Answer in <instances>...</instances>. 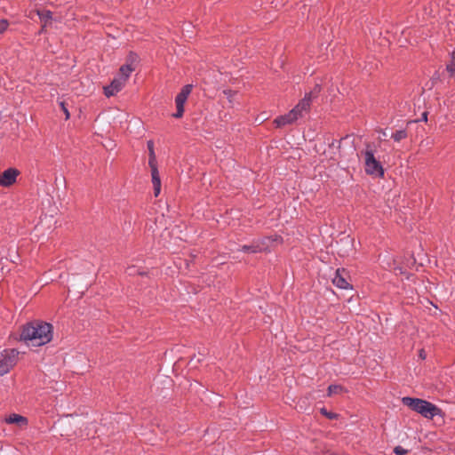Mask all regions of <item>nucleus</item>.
Segmentation results:
<instances>
[{"mask_svg":"<svg viewBox=\"0 0 455 455\" xmlns=\"http://www.w3.org/2000/svg\"><path fill=\"white\" fill-rule=\"evenodd\" d=\"M447 71L451 75L455 74V50L451 53V59L449 64L447 65Z\"/></svg>","mask_w":455,"mask_h":455,"instance_id":"obj_19","label":"nucleus"},{"mask_svg":"<svg viewBox=\"0 0 455 455\" xmlns=\"http://www.w3.org/2000/svg\"><path fill=\"white\" fill-rule=\"evenodd\" d=\"M127 273L129 275H134L136 274L142 275L141 272H138L134 267H130L127 268Z\"/></svg>","mask_w":455,"mask_h":455,"instance_id":"obj_25","label":"nucleus"},{"mask_svg":"<svg viewBox=\"0 0 455 455\" xmlns=\"http://www.w3.org/2000/svg\"><path fill=\"white\" fill-rule=\"evenodd\" d=\"M9 27V21L7 20L2 19L0 20V35L7 30Z\"/></svg>","mask_w":455,"mask_h":455,"instance_id":"obj_20","label":"nucleus"},{"mask_svg":"<svg viewBox=\"0 0 455 455\" xmlns=\"http://www.w3.org/2000/svg\"><path fill=\"white\" fill-rule=\"evenodd\" d=\"M138 57L135 54H130L126 64L123 65L119 69L118 76L124 78V80L127 81L131 73L135 69L137 64Z\"/></svg>","mask_w":455,"mask_h":455,"instance_id":"obj_8","label":"nucleus"},{"mask_svg":"<svg viewBox=\"0 0 455 455\" xmlns=\"http://www.w3.org/2000/svg\"><path fill=\"white\" fill-rule=\"evenodd\" d=\"M40 16L42 20H47L52 18V12L49 11H44L40 14Z\"/></svg>","mask_w":455,"mask_h":455,"instance_id":"obj_24","label":"nucleus"},{"mask_svg":"<svg viewBox=\"0 0 455 455\" xmlns=\"http://www.w3.org/2000/svg\"><path fill=\"white\" fill-rule=\"evenodd\" d=\"M363 157L365 172L367 174L382 177L384 169L374 156V149L370 144L366 145L364 151L361 153Z\"/></svg>","mask_w":455,"mask_h":455,"instance_id":"obj_3","label":"nucleus"},{"mask_svg":"<svg viewBox=\"0 0 455 455\" xmlns=\"http://www.w3.org/2000/svg\"><path fill=\"white\" fill-rule=\"evenodd\" d=\"M267 246H263L259 244V243L253 242L250 245H243L241 248L242 251L247 252V253H256L263 251H267Z\"/></svg>","mask_w":455,"mask_h":455,"instance_id":"obj_15","label":"nucleus"},{"mask_svg":"<svg viewBox=\"0 0 455 455\" xmlns=\"http://www.w3.org/2000/svg\"><path fill=\"white\" fill-rule=\"evenodd\" d=\"M321 412L326 416L327 418L329 419H334L336 418V414L335 413H331V412H328L326 409H322L321 410Z\"/></svg>","mask_w":455,"mask_h":455,"instance_id":"obj_26","label":"nucleus"},{"mask_svg":"<svg viewBox=\"0 0 455 455\" xmlns=\"http://www.w3.org/2000/svg\"><path fill=\"white\" fill-rule=\"evenodd\" d=\"M402 403L403 405L428 419H433L435 416L440 415L442 412L435 404L419 398L405 396L403 397Z\"/></svg>","mask_w":455,"mask_h":455,"instance_id":"obj_2","label":"nucleus"},{"mask_svg":"<svg viewBox=\"0 0 455 455\" xmlns=\"http://www.w3.org/2000/svg\"><path fill=\"white\" fill-rule=\"evenodd\" d=\"M423 120L427 121V113L423 114Z\"/></svg>","mask_w":455,"mask_h":455,"instance_id":"obj_28","label":"nucleus"},{"mask_svg":"<svg viewBox=\"0 0 455 455\" xmlns=\"http://www.w3.org/2000/svg\"><path fill=\"white\" fill-rule=\"evenodd\" d=\"M343 391V387L341 386H339V385H331L329 387H328V395L329 396H331L332 395H335V394H339Z\"/></svg>","mask_w":455,"mask_h":455,"instance_id":"obj_18","label":"nucleus"},{"mask_svg":"<svg viewBox=\"0 0 455 455\" xmlns=\"http://www.w3.org/2000/svg\"><path fill=\"white\" fill-rule=\"evenodd\" d=\"M192 91V85L187 84L182 87L180 92L176 96L175 98V104L177 111L172 116L175 118H180L183 116L184 113V104L188 100V97L191 93Z\"/></svg>","mask_w":455,"mask_h":455,"instance_id":"obj_7","label":"nucleus"},{"mask_svg":"<svg viewBox=\"0 0 455 455\" xmlns=\"http://www.w3.org/2000/svg\"><path fill=\"white\" fill-rule=\"evenodd\" d=\"M319 92L320 87L315 85L314 90L306 93L305 97L292 108L299 116V118L303 116L304 113L309 111L312 100L315 98Z\"/></svg>","mask_w":455,"mask_h":455,"instance_id":"obj_6","label":"nucleus"},{"mask_svg":"<svg viewBox=\"0 0 455 455\" xmlns=\"http://www.w3.org/2000/svg\"><path fill=\"white\" fill-rule=\"evenodd\" d=\"M125 83L126 81L119 76L114 78L110 85L104 87L105 95L107 97L114 96L123 89Z\"/></svg>","mask_w":455,"mask_h":455,"instance_id":"obj_11","label":"nucleus"},{"mask_svg":"<svg viewBox=\"0 0 455 455\" xmlns=\"http://www.w3.org/2000/svg\"><path fill=\"white\" fill-rule=\"evenodd\" d=\"M406 137L407 132L405 130H400L392 134V138L397 142L404 140Z\"/></svg>","mask_w":455,"mask_h":455,"instance_id":"obj_17","label":"nucleus"},{"mask_svg":"<svg viewBox=\"0 0 455 455\" xmlns=\"http://www.w3.org/2000/svg\"><path fill=\"white\" fill-rule=\"evenodd\" d=\"M419 357H420L421 359H425V358H426V353H425V351H424L423 349H421V350L419 351Z\"/></svg>","mask_w":455,"mask_h":455,"instance_id":"obj_27","label":"nucleus"},{"mask_svg":"<svg viewBox=\"0 0 455 455\" xmlns=\"http://www.w3.org/2000/svg\"><path fill=\"white\" fill-rule=\"evenodd\" d=\"M394 452L396 455H406L408 453V451L403 448L402 446H396L394 449Z\"/></svg>","mask_w":455,"mask_h":455,"instance_id":"obj_22","label":"nucleus"},{"mask_svg":"<svg viewBox=\"0 0 455 455\" xmlns=\"http://www.w3.org/2000/svg\"><path fill=\"white\" fill-rule=\"evenodd\" d=\"M148 148L149 153L148 164L151 169L152 183L155 196H158L161 192V180L156 164V157L154 151V143L152 140L148 141Z\"/></svg>","mask_w":455,"mask_h":455,"instance_id":"obj_4","label":"nucleus"},{"mask_svg":"<svg viewBox=\"0 0 455 455\" xmlns=\"http://www.w3.org/2000/svg\"><path fill=\"white\" fill-rule=\"evenodd\" d=\"M5 422L7 424H13L20 427H25L28 424V419L19 414H11L9 417L5 419Z\"/></svg>","mask_w":455,"mask_h":455,"instance_id":"obj_14","label":"nucleus"},{"mask_svg":"<svg viewBox=\"0 0 455 455\" xmlns=\"http://www.w3.org/2000/svg\"><path fill=\"white\" fill-rule=\"evenodd\" d=\"M346 271L344 269H337L335 272V275L332 279V283L340 289H347L349 286L348 282L346 277Z\"/></svg>","mask_w":455,"mask_h":455,"instance_id":"obj_13","label":"nucleus"},{"mask_svg":"<svg viewBox=\"0 0 455 455\" xmlns=\"http://www.w3.org/2000/svg\"><path fill=\"white\" fill-rule=\"evenodd\" d=\"M299 118V116L296 113V111L291 109L288 114L277 117L274 122L278 127H281L286 124H293Z\"/></svg>","mask_w":455,"mask_h":455,"instance_id":"obj_12","label":"nucleus"},{"mask_svg":"<svg viewBox=\"0 0 455 455\" xmlns=\"http://www.w3.org/2000/svg\"><path fill=\"white\" fill-rule=\"evenodd\" d=\"M223 93L225 94V96L227 97V99L228 100V101L230 103L233 101V99H234L235 95L236 94V92L232 90H224Z\"/></svg>","mask_w":455,"mask_h":455,"instance_id":"obj_21","label":"nucleus"},{"mask_svg":"<svg viewBox=\"0 0 455 455\" xmlns=\"http://www.w3.org/2000/svg\"><path fill=\"white\" fill-rule=\"evenodd\" d=\"M332 455H343V454H332Z\"/></svg>","mask_w":455,"mask_h":455,"instance_id":"obj_29","label":"nucleus"},{"mask_svg":"<svg viewBox=\"0 0 455 455\" xmlns=\"http://www.w3.org/2000/svg\"><path fill=\"white\" fill-rule=\"evenodd\" d=\"M279 239H280V237L278 235H274V236L264 237L260 241H256V243H259V244H261L263 246H267V250H268L271 247V243H273L275 242H278Z\"/></svg>","mask_w":455,"mask_h":455,"instance_id":"obj_16","label":"nucleus"},{"mask_svg":"<svg viewBox=\"0 0 455 455\" xmlns=\"http://www.w3.org/2000/svg\"><path fill=\"white\" fill-rule=\"evenodd\" d=\"M53 327L43 321H33L26 324L21 331L20 339L28 346L41 347L52 339Z\"/></svg>","mask_w":455,"mask_h":455,"instance_id":"obj_1","label":"nucleus"},{"mask_svg":"<svg viewBox=\"0 0 455 455\" xmlns=\"http://www.w3.org/2000/svg\"><path fill=\"white\" fill-rule=\"evenodd\" d=\"M19 175V171L14 168H9L5 170L0 175V185L3 187H10L16 181V178Z\"/></svg>","mask_w":455,"mask_h":455,"instance_id":"obj_10","label":"nucleus"},{"mask_svg":"<svg viewBox=\"0 0 455 455\" xmlns=\"http://www.w3.org/2000/svg\"><path fill=\"white\" fill-rule=\"evenodd\" d=\"M60 108H61V109H62V111H63L64 115H65L66 119H68V118H69V116H70V115H69V112H68V108H67V107H66L65 103H64L63 101H61V102L60 103Z\"/></svg>","mask_w":455,"mask_h":455,"instance_id":"obj_23","label":"nucleus"},{"mask_svg":"<svg viewBox=\"0 0 455 455\" xmlns=\"http://www.w3.org/2000/svg\"><path fill=\"white\" fill-rule=\"evenodd\" d=\"M19 352L15 349H6L0 352V376L10 371L18 362Z\"/></svg>","mask_w":455,"mask_h":455,"instance_id":"obj_5","label":"nucleus"},{"mask_svg":"<svg viewBox=\"0 0 455 455\" xmlns=\"http://www.w3.org/2000/svg\"><path fill=\"white\" fill-rule=\"evenodd\" d=\"M337 246L338 253L341 257L348 256L354 250V239L349 235H347L338 242Z\"/></svg>","mask_w":455,"mask_h":455,"instance_id":"obj_9","label":"nucleus"}]
</instances>
